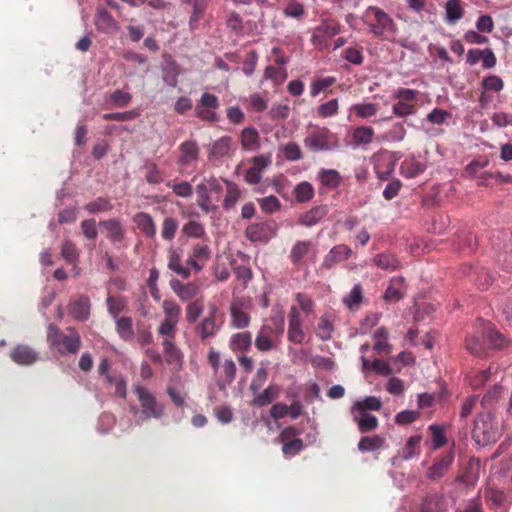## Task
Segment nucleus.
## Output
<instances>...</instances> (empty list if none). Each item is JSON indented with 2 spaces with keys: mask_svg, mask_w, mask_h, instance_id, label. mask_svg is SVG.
I'll return each instance as SVG.
<instances>
[{
  "mask_svg": "<svg viewBox=\"0 0 512 512\" xmlns=\"http://www.w3.org/2000/svg\"><path fill=\"white\" fill-rule=\"evenodd\" d=\"M283 14L286 17L301 21L305 18L306 11H305L303 4H301L300 2H298L296 0H290L288 2V4L286 5V7L284 8Z\"/></svg>",
  "mask_w": 512,
  "mask_h": 512,
  "instance_id": "603ef678",
  "label": "nucleus"
},
{
  "mask_svg": "<svg viewBox=\"0 0 512 512\" xmlns=\"http://www.w3.org/2000/svg\"><path fill=\"white\" fill-rule=\"evenodd\" d=\"M179 149L181 152L180 164L189 165L198 160L199 148L195 141H185L180 145Z\"/></svg>",
  "mask_w": 512,
  "mask_h": 512,
  "instance_id": "f704fd0d",
  "label": "nucleus"
},
{
  "mask_svg": "<svg viewBox=\"0 0 512 512\" xmlns=\"http://www.w3.org/2000/svg\"><path fill=\"white\" fill-rule=\"evenodd\" d=\"M138 400L143 408V414L147 418H160L163 415L164 407L156 401V398L146 388L136 386L134 388Z\"/></svg>",
  "mask_w": 512,
  "mask_h": 512,
  "instance_id": "f8f14e48",
  "label": "nucleus"
},
{
  "mask_svg": "<svg viewBox=\"0 0 512 512\" xmlns=\"http://www.w3.org/2000/svg\"><path fill=\"white\" fill-rule=\"evenodd\" d=\"M220 107L219 99L216 95L205 92L195 107V116L203 121L216 122V110Z\"/></svg>",
  "mask_w": 512,
  "mask_h": 512,
  "instance_id": "9b49d317",
  "label": "nucleus"
},
{
  "mask_svg": "<svg viewBox=\"0 0 512 512\" xmlns=\"http://www.w3.org/2000/svg\"><path fill=\"white\" fill-rule=\"evenodd\" d=\"M171 288L173 292L182 300V301H189L197 296L199 293V288L196 284L189 282V283H182L179 280H172L171 281Z\"/></svg>",
  "mask_w": 512,
  "mask_h": 512,
  "instance_id": "bb28decb",
  "label": "nucleus"
},
{
  "mask_svg": "<svg viewBox=\"0 0 512 512\" xmlns=\"http://www.w3.org/2000/svg\"><path fill=\"white\" fill-rule=\"evenodd\" d=\"M453 462V456L446 454L437 460L429 469L428 477L432 480L441 478L449 469Z\"/></svg>",
  "mask_w": 512,
  "mask_h": 512,
  "instance_id": "c9c22d12",
  "label": "nucleus"
},
{
  "mask_svg": "<svg viewBox=\"0 0 512 512\" xmlns=\"http://www.w3.org/2000/svg\"><path fill=\"white\" fill-rule=\"evenodd\" d=\"M280 393V387L278 385H269L263 392L257 394L253 400V402L259 406L263 407L270 403H272Z\"/></svg>",
  "mask_w": 512,
  "mask_h": 512,
  "instance_id": "ea45409f",
  "label": "nucleus"
},
{
  "mask_svg": "<svg viewBox=\"0 0 512 512\" xmlns=\"http://www.w3.org/2000/svg\"><path fill=\"white\" fill-rule=\"evenodd\" d=\"M293 193L299 203H305L314 197V188L311 183L302 181L296 185Z\"/></svg>",
  "mask_w": 512,
  "mask_h": 512,
  "instance_id": "49530a36",
  "label": "nucleus"
},
{
  "mask_svg": "<svg viewBox=\"0 0 512 512\" xmlns=\"http://www.w3.org/2000/svg\"><path fill=\"white\" fill-rule=\"evenodd\" d=\"M145 179L149 184H159L163 181V173L155 163L146 166Z\"/></svg>",
  "mask_w": 512,
  "mask_h": 512,
  "instance_id": "338daca9",
  "label": "nucleus"
},
{
  "mask_svg": "<svg viewBox=\"0 0 512 512\" xmlns=\"http://www.w3.org/2000/svg\"><path fill=\"white\" fill-rule=\"evenodd\" d=\"M218 308L215 304L209 305V311L207 316L196 326V332L198 333L202 342L206 339L213 337L219 330V325L216 323V315Z\"/></svg>",
  "mask_w": 512,
  "mask_h": 512,
  "instance_id": "f3484780",
  "label": "nucleus"
},
{
  "mask_svg": "<svg viewBox=\"0 0 512 512\" xmlns=\"http://www.w3.org/2000/svg\"><path fill=\"white\" fill-rule=\"evenodd\" d=\"M328 212L327 205L315 206L299 218V223L307 227L314 226L324 219Z\"/></svg>",
  "mask_w": 512,
  "mask_h": 512,
  "instance_id": "cd10ccee",
  "label": "nucleus"
},
{
  "mask_svg": "<svg viewBox=\"0 0 512 512\" xmlns=\"http://www.w3.org/2000/svg\"><path fill=\"white\" fill-rule=\"evenodd\" d=\"M10 358L18 365H32L38 361V353L28 345H17L10 352Z\"/></svg>",
  "mask_w": 512,
  "mask_h": 512,
  "instance_id": "a211bd4d",
  "label": "nucleus"
},
{
  "mask_svg": "<svg viewBox=\"0 0 512 512\" xmlns=\"http://www.w3.org/2000/svg\"><path fill=\"white\" fill-rule=\"evenodd\" d=\"M47 342L60 355L77 354L82 346L80 334L74 327H67L64 332L53 323L47 327Z\"/></svg>",
  "mask_w": 512,
  "mask_h": 512,
  "instance_id": "f03ea898",
  "label": "nucleus"
},
{
  "mask_svg": "<svg viewBox=\"0 0 512 512\" xmlns=\"http://www.w3.org/2000/svg\"><path fill=\"white\" fill-rule=\"evenodd\" d=\"M95 25L97 29L106 34H113L117 31V22L110 12L105 9L98 10L95 15Z\"/></svg>",
  "mask_w": 512,
  "mask_h": 512,
  "instance_id": "a878e982",
  "label": "nucleus"
},
{
  "mask_svg": "<svg viewBox=\"0 0 512 512\" xmlns=\"http://www.w3.org/2000/svg\"><path fill=\"white\" fill-rule=\"evenodd\" d=\"M284 317H272L269 323L263 324L255 338V347L261 352H267L278 347L284 333Z\"/></svg>",
  "mask_w": 512,
  "mask_h": 512,
  "instance_id": "7ed1b4c3",
  "label": "nucleus"
},
{
  "mask_svg": "<svg viewBox=\"0 0 512 512\" xmlns=\"http://www.w3.org/2000/svg\"><path fill=\"white\" fill-rule=\"evenodd\" d=\"M251 309V301L245 298L234 300L229 308L230 325L236 329H244L250 324L249 310Z\"/></svg>",
  "mask_w": 512,
  "mask_h": 512,
  "instance_id": "9d476101",
  "label": "nucleus"
},
{
  "mask_svg": "<svg viewBox=\"0 0 512 512\" xmlns=\"http://www.w3.org/2000/svg\"><path fill=\"white\" fill-rule=\"evenodd\" d=\"M287 338L294 344H301L305 339L303 330V319L296 306H292L288 313V331Z\"/></svg>",
  "mask_w": 512,
  "mask_h": 512,
  "instance_id": "ddd939ff",
  "label": "nucleus"
},
{
  "mask_svg": "<svg viewBox=\"0 0 512 512\" xmlns=\"http://www.w3.org/2000/svg\"><path fill=\"white\" fill-rule=\"evenodd\" d=\"M203 310L204 304L202 300L196 299L191 301L185 308L186 320L189 323H195L202 314Z\"/></svg>",
  "mask_w": 512,
  "mask_h": 512,
  "instance_id": "13d9d810",
  "label": "nucleus"
},
{
  "mask_svg": "<svg viewBox=\"0 0 512 512\" xmlns=\"http://www.w3.org/2000/svg\"><path fill=\"white\" fill-rule=\"evenodd\" d=\"M106 304L107 310L113 319L119 318V314L127 308L126 298L122 296H108Z\"/></svg>",
  "mask_w": 512,
  "mask_h": 512,
  "instance_id": "c03bdc74",
  "label": "nucleus"
},
{
  "mask_svg": "<svg viewBox=\"0 0 512 512\" xmlns=\"http://www.w3.org/2000/svg\"><path fill=\"white\" fill-rule=\"evenodd\" d=\"M168 268L183 279H188L191 275V268L182 264L180 254L174 249L169 251Z\"/></svg>",
  "mask_w": 512,
  "mask_h": 512,
  "instance_id": "72a5a7b5",
  "label": "nucleus"
},
{
  "mask_svg": "<svg viewBox=\"0 0 512 512\" xmlns=\"http://www.w3.org/2000/svg\"><path fill=\"white\" fill-rule=\"evenodd\" d=\"M420 512H445L442 499L437 495L426 497L421 505Z\"/></svg>",
  "mask_w": 512,
  "mask_h": 512,
  "instance_id": "4d7b16f0",
  "label": "nucleus"
},
{
  "mask_svg": "<svg viewBox=\"0 0 512 512\" xmlns=\"http://www.w3.org/2000/svg\"><path fill=\"white\" fill-rule=\"evenodd\" d=\"M333 330V323L328 318L321 317L317 325V336L321 340H329L332 337Z\"/></svg>",
  "mask_w": 512,
  "mask_h": 512,
  "instance_id": "e2e57ef3",
  "label": "nucleus"
},
{
  "mask_svg": "<svg viewBox=\"0 0 512 512\" xmlns=\"http://www.w3.org/2000/svg\"><path fill=\"white\" fill-rule=\"evenodd\" d=\"M133 221L146 238H155L157 231L156 224L150 214L146 212H138L134 216Z\"/></svg>",
  "mask_w": 512,
  "mask_h": 512,
  "instance_id": "393cba45",
  "label": "nucleus"
},
{
  "mask_svg": "<svg viewBox=\"0 0 512 512\" xmlns=\"http://www.w3.org/2000/svg\"><path fill=\"white\" fill-rule=\"evenodd\" d=\"M303 142L304 146L313 153L331 151L339 147L337 135L324 126H313Z\"/></svg>",
  "mask_w": 512,
  "mask_h": 512,
  "instance_id": "20e7f679",
  "label": "nucleus"
},
{
  "mask_svg": "<svg viewBox=\"0 0 512 512\" xmlns=\"http://www.w3.org/2000/svg\"><path fill=\"white\" fill-rule=\"evenodd\" d=\"M385 439L379 435L362 437L358 443L361 452H373L384 446Z\"/></svg>",
  "mask_w": 512,
  "mask_h": 512,
  "instance_id": "a19ab883",
  "label": "nucleus"
},
{
  "mask_svg": "<svg viewBox=\"0 0 512 512\" xmlns=\"http://www.w3.org/2000/svg\"><path fill=\"white\" fill-rule=\"evenodd\" d=\"M429 430L432 434V442L434 449H439L447 443V438L441 426L433 424L429 426Z\"/></svg>",
  "mask_w": 512,
  "mask_h": 512,
  "instance_id": "0e129e2a",
  "label": "nucleus"
},
{
  "mask_svg": "<svg viewBox=\"0 0 512 512\" xmlns=\"http://www.w3.org/2000/svg\"><path fill=\"white\" fill-rule=\"evenodd\" d=\"M226 184V195L223 200V208L230 210L235 207L236 203L241 197V190L238 185L234 182L224 180Z\"/></svg>",
  "mask_w": 512,
  "mask_h": 512,
  "instance_id": "e433bc0d",
  "label": "nucleus"
},
{
  "mask_svg": "<svg viewBox=\"0 0 512 512\" xmlns=\"http://www.w3.org/2000/svg\"><path fill=\"white\" fill-rule=\"evenodd\" d=\"M482 87L485 90L500 92L504 87V82L497 75H489L483 78Z\"/></svg>",
  "mask_w": 512,
  "mask_h": 512,
  "instance_id": "774afa93",
  "label": "nucleus"
},
{
  "mask_svg": "<svg viewBox=\"0 0 512 512\" xmlns=\"http://www.w3.org/2000/svg\"><path fill=\"white\" fill-rule=\"evenodd\" d=\"M115 320V330L119 337L125 342H131L134 337L133 320L129 316H122Z\"/></svg>",
  "mask_w": 512,
  "mask_h": 512,
  "instance_id": "c756f323",
  "label": "nucleus"
},
{
  "mask_svg": "<svg viewBox=\"0 0 512 512\" xmlns=\"http://www.w3.org/2000/svg\"><path fill=\"white\" fill-rule=\"evenodd\" d=\"M211 258V248L207 243L193 245L186 264L195 272H200Z\"/></svg>",
  "mask_w": 512,
  "mask_h": 512,
  "instance_id": "4468645a",
  "label": "nucleus"
},
{
  "mask_svg": "<svg viewBox=\"0 0 512 512\" xmlns=\"http://www.w3.org/2000/svg\"><path fill=\"white\" fill-rule=\"evenodd\" d=\"M445 9H446V21L449 24L456 23L464 15V10L461 5V0H448L446 2Z\"/></svg>",
  "mask_w": 512,
  "mask_h": 512,
  "instance_id": "79ce46f5",
  "label": "nucleus"
},
{
  "mask_svg": "<svg viewBox=\"0 0 512 512\" xmlns=\"http://www.w3.org/2000/svg\"><path fill=\"white\" fill-rule=\"evenodd\" d=\"M233 139L231 136L223 135L211 142L207 147V157L209 161H219L230 155L232 151Z\"/></svg>",
  "mask_w": 512,
  "mask_h": 512,
  "instance_id": "dca6fc26",
  "label": "nucleus"
},
{
  "mask_svg": "<svg viewBox=\"0 0 512 512\" xmlns=\"http://www.w3.org/2000/svg\"><path fill=\"white\" fill-rule=\"evenodd\" d=\"M179 227V222L173 217H165L161 226V237L165 241H172Z\"/></svg>",
  "mask_w": 512,
  "mask_h": 512,
  "instance_id": "8fccbe9b",
  "label": "nucleus"
},
{
  "mask_svg": "<svg viewBox=\"0 0 512 512\" xmlns=\"http://www.w3.org/2000/svg\"><path fill=\"white\" fill-rule=\"evenodd\" d=\"M374 169L380 180H387L395 169V160L387 152L376 155Z\"/></svg>",
  "mask_w": 512,
  "mask_h": 512,
  "instance_id": "4be33fe9",
  "label": "nucleus"
},
{
  "mask_svg": "<svg viewBox=\"0 0 512 512\" xmlns=\"http://www.w3.org/2000/svg\"><path fill=\"white\" fill-rule=\"evenodd\" d=\"M372 261L375 266L388 272H393L399 269L401 266V263L396 255L389 252L375 255Z\"/></svg>",
  "mask_w": 512,
  "mask_h": 512,
  "instance_id": "c85d7f7f",
  "label": "nucleus"
},
{
  "mask_svg": "<svg viewBox=\"0 0 512 512\" xmlns=\"http://www.w3.org/2000/svg\"><path fill=\"white\" fill-rule=\"evenodd\" d=\"M182 232L189 238L202 239L206 236V231L203 224L195 220H189L186 222L182 227Z\"/></svg>",
  "mask_w": 512,
  "mask_h": 512,
  "instance_id": "de8ad7c7",
  "label": "nucleus"
},
{
  "mask_svg": "<svg viewBox=\"0 0 512 512\" xmlns=\"http://www.w3.org/2000/svg\"><path fill=\"white\" fill-rule=\"evenodd\" d=\"M499 429L490 414H483L476 418L472 437L478 445L486 446L497 441Z\"/></svg>",
  "mask_w": 512,
  "mask_h": 512,
  "instance_id": "423d86ee",
  "label": "nucleus"
},
{
  "mask_svg": "<svg viewBox=\"0 0 512 512\" xmlns=\"http://www.w3.org/2000/svg\"><path fill=\"white\" fill-rule=\"evenodd\" d=\"M368 12H372L376 20V24L370 25V31L374 36L381 39H389L385 33H389L392 36L396 34L397 26L384 10L377 7H369Z\"/></svg>",
  "mask_w": 512,
  "mask_h": 512,
  "instance_id": "1a4fd4ad",
  "label": "nucleus"
},
{
  "mask_svg": "<svg viewBox=\"0 0 512 512\" xmlns=\"http://www.w3.org/2000/svg\"><path fill=\"white\" fill-rule=\"evenodd\" d=\"M91 303L86 295L71 300L68 306L69 314L77 321H86L90 316Z\"/></svg>",
  "mask_w": 512,
  "mask_h": 512,
  "instance_id": "aec40b11",
  "label": "nucleus"
},
{
  "mask_svg": "<svg viewBox=\"0 0 512 512\" xmlns=\"http://www.w3.org/2000/svg\"><path fill=\"white\" fill-rule=\"evenodd\" d=\"M341 31L340 23L331 18L321 21V23L313 29L311 42L318 49H325L328 41L339 34Z\"/></svg>",
  "mask_w": 512,
  "mask_h": 512,
  "instance_id": "6e6552de",
  "label": "nucleus"
},
{
  "mask_svg": "<svg viewBox=\"0 0 512 512\" xmlns=\"http://www.w3.org/2000/svg\"><path fill=\"white\" fill-rule=\"evenodd\" d=\"M363 300V289L360 284L353 286L350 293L343 299L344 304L350 310H357Z\"/></svg>",
  "mask_w": 512,
  "mask_h": 512,
  "instance_id": "09e8293b",
  "label": "nucleus"
},
{
  "mask_svg": "<svg viewBox=\"0 0 512 512\" xmlns=\"http://www.w3.org/2000/svg\"><path fill=\"white\" fill-rule=\"evenodd\" d=\"M236 364L232 358L225 359L221 368L216 374L217 386L221 391H224L228 386H230L236 376Z\"/></svg>",
  "mask_w": 512,
  "mask_h": 512,
  "instance_id": "6ab92c4d",
  "label": "nucleus"
},
{
  "mask_svg": "<svg viewBox=\"0 0 512 512\" xmlns=\"http://www.w3.org/2000/svg\"><path fill=\"white\" fill-rule=\"evenodd\" d=\"M360 416L354 417V421L358 425V429L361 433H367L374 431L378 427V419L376 416L370 413L359 412Z\"/></svg>",
  "mask_w": 512,
  "mask_h": 512,
  "instance_id": "58836bf2",
  "label": "nucleus"
},
{
  "mask_svg": "<svg viewBox=\"0 0 512 512\" xmlns=\"http://www.w3.org/2000/svg\"><path fill=\"white\" fill-rule=\"evenodd\" d=\"M336 83V78L332 76L318 78L311 83L310 94L312 97L317 96L320 92L325 91Z\"/></svg>",
  "mask_w": 512,
  "mask_h": 512,
  "instance_id": "052dcab7",
  "label": "nucleus"
},
{
  "mask_svg": "<svg viewBox=\"0 0 512 512\" xmlns=\"http://www.w3.org/2000/svg\"><path fill=\"white\" fill-rule=\"evenodd\" d=\"M510 341L489 322L479 321L473 333L465 339L466 350L476 357H484L488 349H503L509 346Z\"/></svg>",
  "mask_w": 512,
  "mask_h": 512,
  "instance_id": "f257e3e1",
  "label": "nucleus"
},
{
  "mask_svg": "<svg viewBox=\"0 0 512 512\" xmlns=\"http://www.w3.org/2000/svg\"><path fill=\"white\" fill-rule=\"evenodd\" d=\"M317 177L321 184L329 189L337 188L341 182L339 172L334 169H321Z\"/></svg>",
  "mask_w": 512,
  "mask_h": 512,
  "instance_id": "4c0bfd02",
  "label": "nucleus"
},
{
  "mask_svg": "<svg viewBox=\"0 0 512 512\" xmlns=\"http://www.w3.org/2000/svg\"><path fill=\"white\" fill-rule=\"evenodd\" d=\"M295 299L299 305L298 310H302L306 315L313 313L315 304L308 294L299 292L295 295Z\"/></svg>",
  "mask_w": 512,
  "mask_h": 512,
  "instance_id": "69168bd1",
  "label": "nucleus"
},
{
  "mask_svg": "<svg viewBox=\"0 0 512 512\" xmlns=\"http://www.w3.org/2000/svg\"><path fill=\"white\" fill-rule=\"evenodd\" d=\"M312 248V241H297L290 250V261L296 266L301 265L303 263L304 257L308 255Z\"/></svg>",
  "mask_w": 512,
  "mask_h": 512,
  "instance_id": "2f4dec72",
  "label": "nucleus"
},
{
  "mask_svg": "<svg viewBox=\"0 0 512 512\" xmlns=\"http://www.w3.org/2000/svg\"><path fill=\"white\" fill-rule=\"evenodd\" d=\"M239 141L244 151H256L260 147V136L253 126H247L241 130Z\"/></svg>",
  "mask_w": 512,
  "mask_h": 512,
  "instance_id": "5701e85b",
  "label": "nucleus"
},
{
  "mask_svg": "<svg viewBox=\"0 0 512 512\" xmlns=\"http://www.w3.org/2000/svg\"><path fill=\"white\" fill-rule=\"evenodd\" d=\"M403 284L404 279L402 277L393 278L384 293V299L387 301H399L404 295Z\"/></svg>",
  "mask_w": 512,
  "mask_h": 512,
  "instance_id": "37998d69",
  "label": "nucleus"
},
{
  "mask_svg": "<svg viewBox=\"0 0 512 512\" xmlns=\"http://www.w3.org/2000/svg\"><path fill=\"white\" fill-rule=\"evenodd\" d=\"M275 234L272 222L252 223L245 230V236L252 242L267 243Z\"/></svg>",
  "mask_w": 512,
  "mask_h": 512,
  "instance_id": "2eb2a0df",
  "label": "nucleus"
},
{
  "mask_svg": "<svg viewBox=\"0 0 512 512\" xmlns=\"http://www.w3.org/2000/svg\"><path fill=\"white\" fill-rule=\"evenodd\" d=\"M89 213L107 212L113 209V204L108 198L98 197L84 206Z\"/></svg>",
  "mask_w": 512,
  "mask_h": 512,
  "instance_id": "5fc2aeb1",
  "label": "nucleus"
},
{
  "mask_svg": "<svg viewBox=\"0 0 512 512\" xmlns=\"http://www.w3.org/2000/svg\"><path fill=\"white\" fill-rule=\"evenodd\" d=\"M374 133L372 127H357L353 131V141L356 145L370 144L373 141Z\"/></svg>",
  "mask_w": 512,
  "mask_h": 512,
  "instance_id": "3c124183",
  "label": "nucleus"
},
{
  "mask_svg": "<svg viewBox=\"0 0 512 512\" xmlns=\"http://www.w3.org/2000/svg\"><path fill=\"white\" fill-rule=\"evenodd\" d=\"M419 95L420 92L415 89H397L393 94V98L397 100L392 106L393 114L401 118L414 115L416 113Z\"/></svg>",
  "mask_w": 512,
  "mask_h": 512,
  "instance_id": "0eeeda50",
  "label": "nucleus"
},
{
  "mask_svg": "<svg viewBox=\"0 0 512 512\" xmlns=\"http://www.w3.org/2000/svg\"><path fill=\"white\" fill-rule=\"evenodd\" d=\"M351 110L359 118H369L378 112V105L374 103H358L351 107Z\"/></svg>",
  "mask_w": 512,
  "mask_h": 512,
  "instance_id": "bf43d9fd",
  "label": "nucleus"
},
{
  "mask_svg": "<svg viewBox=\"0 0 512 512\" xmlns=\"http://www.w3.org/2000/svg\"><path fill=\"white\" fill-rule=\"evenodd\" d=\"M109 100L114 107L124 108L132 100V95L123 90L117 89L110 94Z\"/></svg>",
  "mask_w": 512,
  "mask_h": 512,
  "instance_id": "680f3d73",
  "label": "nucleus"
},
{
  "mask_svg": "<svg viewBox=\"0 0 512 512\" xmlns=\"http://www.w3.org/2000/svg\"><path fill=\"white\" fill-rule=\"evenodd\" d=\"M421 435H414L407 439L405 445L399 450V457L403 460H410L420 454Z\"/></svg>",
  "mask_w": 512,
  "mask_h": 512,
  "instance_id": "473e14b6",
  "label": "nucleus"
},
{
  "mask_svg": "<svg viewBox=\"0 0 512 512\" xmlns=\"http://www.w3.org/2000/svg\"><path fill=\"white\" fill-rule=\"evenodd\" d=\"M100 226L105 228L108 238L112 243L121 242L124 239L125 230L119 219L112 218L101 221Z\"/></svg>",
  "mask_w": 512,
  "mask_h": 512,
  "instance_id": "7c9ffc66",
  "label": "nucleus"
},
{
  "mask_svg": "<svg viewBox=\"0 0 512 512\" xmlns=\"http://www.w3.org/2000/svg\"><path fill=\"white\" fill-rule=\"evenodd\" d=\"M179 322L163 319L158 328L157 334L162 337L163 353L166 362L169 364L179 362L181 360V352L175 344L177 334V325Z\"/></svg>",
  "mask_w": 512,
  "mask_h": 512,
  "instance_id": "39448f33",
  "label": "nucleus"
},
{
  "mask_svg": "<svg viewBox=\"0 0 512 512\" xmlns=\"http://www.w3.org/2000/svg\"><path fill=\"white\" fill-rule=\"evenodd\" d=\"M382 407L380 399L374 396L365 398L363 401H357L353 405V409L358 412L367 413V410L378 411Z\"/></svg>",
  "mask_w": 512,
  "mask_h": 512,
  "instance_id": "6e6d98bb",
  "label": "nucleus"
},
{
  "mask_svg": "<svg viewBox=\"0 0 512 512\" xmlns=\"http://www.w3.org/2000/svg\"><path fill=\"white\" fill-rule=\"evenodd\" d=\"M352 254V250L345 244L334 246L323 259V267L331 269L336 264L347 260Z\"/></svg>",
  "mask_w": 512,
  "mask_h": 512,
  "instance_id": "412c9836",
  "label": "nucleus"
},
{
  "mask_svg": "<svg viewBox=\"0 0 512 512\" xmlns=\"http://www.w3.org/2000/svg\"><path fill=\"white\" fill-rule=\"evenodd\" d=\"M196 192L198 194L197 204L201 208L202 211L208 213L215 209V206L212 204L211 198L209 196L208 186L204 183L198 184L196 187Z\"/></svg>",
  "mask_w": 512,
  "mask_h": 512,
  "instance_id": "a18cd8bd",
  "label": "nucleus"
},
{
  "mask_svg": "<svg viewBox=\"0 0 512 512\" xmlns=\"http://www.w3.org/2000/svg\"><path fill=\"white\" fill-rule=\"evenodd\" d=\"M252 345V335L249 331L233 334L229 340V348L232 352L245 354Z\"/></svg>",
  "mask_w": 512,
  "mask_h": 512,
  "instance_id": "b1692460",
  "label": "nucleus"
},
{
  "mask_svg": "<svg viewBox=\"0 0 512 512\" xmlns=\"http://www.w3.org/2000/svg\"><path fill=\"white\" fill-rule=\"evenodd\" d=\"M164 319L179 322L181 316V307L172 299H165L162 304Z\"/></svg>",
  "mask_w": 512,
  "mask_h": 512,
  "instance_id": "864d4df0",
  "label": "nucleus"
}]
</instances>
